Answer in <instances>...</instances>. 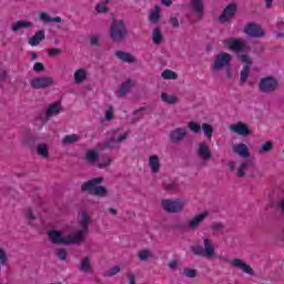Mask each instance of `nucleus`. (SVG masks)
<instances>
[{"label": "nucleus", "mask_w": 284, "mask_h": 284, "mask_svg": "<svg viewBox=\"0 0 284 284\" xmlns=\"http://www.w3.org/2000/svg\"><path fill=\"white\" fill-rule=\"evenodd\" d=\"M113 119H114V109H112V108L106 109L104 112V120L112 121Z\"/></svg>", "instance_id": "864d4df0"}, {"label": "nucleus", "mask_w": 284, "mask_h": 284, "mask_svg": "<svg viewBox=\"0 0 284 284\" xmlns=\"http://www.w3.org/2000/svg\"><path fill=\"white\" fill-rule=\"evenodd\" d=\"M183 274L186 278H196V268H184Z\"/></svg>", "instance_id": "8fccbe9b"}, {"label": "nucleus", "mask_w": 284, "mask_h": 284, "mask_svg": "<svg viewBox=\"0 0 284 284\" xmlns=\"http://www.w3.org/2000/svg\"><path fill=\"white\" fill-rule=\"evenodd\" d=\"M232 62V54L222 51L219 54L215 55V61L212 65V70H214L215 72H219V70H223V68H229L230 64Z\"/></svg>", "instance_id": "423d86ee"}, {"label": "nucleus", "mask_w": 284, "mask_h": 284, "mask_svg": "<svg viewBox=\"0 0 284 284\" xmlns=\"http://www.w3.org/2000/svg\"><path fill=\"white\" fill-rule=\"evenodd\" d=\"M48 236L53 245H68V236L63 237V234L57 230L49 231Z\"/></svg>", "instance_id": "ddd939ff"}, {"label": "nucleus", "mask_w": 284, "mask_h": 284, "mask_svg": "<svg viewBox=\"0 0 284 284\" xmlns=\"http://www.w3.org/2000/svg\"><path fill=\"white\" fill-rule=\"evenodd\" d=\"M160 12H161V7L155 6L149 17L151 23H158V21L161 19Z\"/></svg>", "instance_id": "c9c22d12"}, {"label": "nucleus", "mask_w": 284, "mask_h": 284, "mask_svg": "<svg viewBox=\"0 0 284 284\" xmlns=\"http://www.w3.org/2000/svg\"><path fill=\"white\" fill-rule=\"evenodd\" d=\"M33 72H37V73L45 72V65H43L42 62H36L33 64Z\"/></svg>", "instance_id": "5fc2aeb1"}, {"label": "nucleus", "mask_w": 284, "mask_h": 284, "mask_svg": "<svg viewBox=\"0 0 284 284\" xmlns=\"http://www.w3.org/2000/svg\"><path fill=\"white\" fill-rule=\"evenodd\" d=\"M27 219H29V221H34V214L32 213V209H28L27 210Z\"/></svg>", "instance_id": "0e129e2a"}, {"label": "nucleus", "mask_w": 284, "mask_h": 284, "mask_svg": "<svg viewBox=\"0 0 284 284\" xmlns=\"http://www.w3.org/2000/svg\"><path fill=\"white\" fill-rule=\"evenodd\" d=\"M162 79L176 80L179 79V74L170 69H166L162 72Z\"/></svg>", "instance_id": "79ce46f5"}, {"label": "nucleus", "mask_w": 284, "mask_h": 284, "mask_svg": "<svg viewBox=\"0 0 284 284\" xmlns=\"http://www.w3.org/2000/svg\"><path fill=\"white\" fill-rule=\"evenodd\" d=\"M55 255L58 256V258H60V261H67L68 251L65 248H57Z\"/></svg>", "instance_id": "49530a36"}, {"label": "nucleus", "mask_w": 284, "mask_h": 284, "mask_svg": "<svg viewBox=\"0 0 284 284\" xmlns=\"http://www.w3.org/2000/svg\"><path fill=\"white\" fill-rule=\"evenodd\" d=\"M81 216H82L81 230H83L84 232H90L88 227L90 223H92V219H90V215H88V212L85 211L82 212Z\"/></svg>", "instance_id": "72a5a7b5"}, {"label": "nucleus", "mask_w": 284, "mask_h": 284, "mask_svg": "<svg viewBox=\"0 0 284 284\" xmlns=\"http://www.w3.org/2000/svg\"><path fill=\"white\" fill-rule=\"evenodd\" d=\"M132 88H134V81H132V79H128L125 82H122L116 91L118 97L123 99V97L129 94Z\"/></svg>", "instance_id": "a211bd4d"}, {"label": "nucleus", "mask_w": 284, "mask_h": 284, "mask_svg": "<svg viewBox=\"0 0 284 284\" xmlns=\"http://www.w3.org/2000/svg\"><path fill=\"white\" fill-rule=\"evenodd\" d=\"M226 48H230L233 52H250L252 48L247 44V42L242 41L239 38H229L223 41Z\"/></svg>", "instance_id": "39448f33"}, {"label": "nucleus", "mask_w": 284, "mask_h": 284, "mask_svg": "<svg viewBox=\"0 0 284 284\" xmlns=\"http://www.w3.org/2000/svg\"><path fill=\"white\" fill-rule=\"evenodd\" d=\"M203 243L204 247L202 245L191 246V252L195 256H202V258H212V256H215L216 248H214V243L212 240L204 237Z\"/></svg>", "instance_id": "f03ea898"}, {"label": "nucleus", "mask_w": 284, "mask_h": 284, "mask_svg": "<svg viewBox=\"0 0 284 284\" xmlns=\"http://www.w3.org/2000/svg\"><path fill=\"white\" fill-rule=\"evenodd\" d=\"M237 10L239 4H236L235 2L230 3L224 8L222 14L219 17V22L222 24L229 23L230 19L235 17Z\"/></svg>", "instance_id": "1a4fd4ad"}, {"label": "nucleus", "mask_w": 284, "mask_h": 284, "mask_svg": "<svg viewBox=\"0 0 284 284\" xmlns=\"http://www.w3.org/2000/svg\"><path fill=\"white\" fill-rule=\"evenodd\" d=\"M161 99H162V101H164V103H169V105H175V103H179V98H176V95H170L168 93H162Z\"/></svg>", "instance_id": "4c0bfd02"}, {"label": "nucleus", "mask_w": 284, "mask_h": 284, "mask_svg": "<svg viewBox=\"0 0 284 284\" xmlns=\"http://www.w3.org/2000/svg\"><path fill=\"white\" fill-rule=\"evenodd\" d=\"M161 207L169 214H181L185 209V201L182 199H164L161 202Z\"/></svg>", "instance_id": "7ed1b4c3"}, {"label": "nucleus", "mask_w": 284, "mask_h": 284, "mask_svg": "<svg viewBox=\"0 0 284 284\" xmlns=\"http://www.w3.org/2000/svg\"><path fill=\"white\" fill-rule=\"evenodd\" d=\"M48 108H61V100H58L48 105Z\"/></svg>", "instance_id": "338daca9"}, {"label": "nucleus", "mask_w": 284, "mask_h": 284, "mask_svg": "<svg viewBox=\"0 0 284 284\" xmlns=\"http://www.w3.org/2000/svg\"><path fill=\"white\" fill-rule=\"evenodd\" d=\"M239 59L242 61V63H246L245 65H252V58H250V55L241 54L239 55Z\"/></svg>", "instance_id": "4d7b16f0"}, {"label": "nucleus", "mask_w": 284, "mask_h": 284, "mask_svg": "<svg viewBox=\"0 0 284 284\" xmlns=\"http://www.w3.org/2000/svg\"><path fill=\"white\" fill-rule=\"evenodd\" d=\"M119 272H121V266L115 265L113 267H111L110 270L105 271L103 273L104 278H110L112 276H116V274H119Z\"/></svg>", "instance_id": "a19ab883"}, {"label": "nucleus", "mask_w": 284, "mask_h": 284, "mask_svg": "<svg viewBox=\"0 0 284 284\" xmlns=\"http://www.w3.org/2000/svg\"><path fill=\"white\" fill-rule=\"evenodd\" d=\"M109 34L113 43H123L128 39V24H125V20L114 19L111 23Z\"/></svg>", "instance_id": "f257e3e1"}, {"label": "nucleus", "mask_w": 284, "mask_h": 284, "mask_svg": "<svg viewBox=\"0 0 284 284\" xmlns=\"http://www.w3.org/2000/svg\"><path fill=\"white\" fill-rule=\"evenodd\" d=\"M231 132H234L235 134H240V136H250V134H252L250 126H247V124L243 122H237L235 124H232Z\"/></svg>", "instance_id": "2eb2a0df"}, {"label": "nucleus", "mask_w": 284, "mask_h": 284, "mask_svg": "<svg viewBox=\"0 0 284 284\" xmlns=\"http://www.w3.org/2000/svg\"><path fill=\"white\" fill-rule=\"evenodd\" d=\"M62 50L59 48H52L48 50L49 57H59L61 54Z\"/></svg>", "instance_id": "13d9d810"}, {"label": "nucleus", "mask_w": 284, "mask_h": 284, "mask_svg": "<svg viewBox=\"0 0 284 284\" xmlns=\"http://www.w3.org/2000/svg\"><path fill=\"white\" fill-rule=\"evenodd\" d=\"M170 23L173 26V28H179V19L176 17H171L170 18Z\"/></svg>", "instance_id": "bf43d9fd"}, {"label": "nucleus", "mask_w": 284, "mask_h": 284, "mask_svg": "<svg viewBox=\"0 0 284 284\" xmlns=\"http://www.w3.org/2000/svg\"><path fill=\"white\" fill-rule=\"evenodd\" d=\"M111 163H112V160H111L110 158H108L106 161H105V163H100V164L98 165V168H99L100 170H103V168H108V165H110Z\"/></svg>", "instance_id": "052dcab7"}, {"label": "nucleus", "mask_w": 284, "mask_h": 284, "mask_svg": "<svg viewBox=\"0 0 284 284\" xmlns=\"http://www.w3.org/2000/svg\"><path fill=\"white\" fill-rule=\"evenodd\" d=\"M54 85V79L52 77H38L31 81V88L33 90H45Z\"/></svg>", "instance_id": "9d476101"}, {"label": "nucleus", "mask_w": 284, "mask_h": 284, "mask_svg": "<svg viewBox=\"0 0 284 284\" xmlns=\"http://www.w3.org/2000/svg\"><path fill=\"white\" fill-rule=\"evenodd\" d=\"M95 12H98V14H108V12H110V9L101 3H98L95 6Z\"/></svg>", "instance_id": "3c124183"}, {"label": "nucleus", "mask_w": 284, "mask_h": 284, "mask_svg": "<svg viewBox=\"0 0 284 284\" xmlns=\"http://www.w3.org/2000/svg\"><path fill=\"white\" fill-rule=\"evenodd\" d=\"M152 41L154 45H159L163 42V33L161 32V29L159 27L153 30Z\"/></svg>", "instance_id": "f704fd0d"}, {"label": "nucleus", "mask_w": 284, "mask_h": 284, "mask_svg": "<svg viewBox=\"0 0 284 284\" xmlns=\"http://www.w3.org/2000/svg\"><path fill=\"white\" fill-rule=\"evenodd\" d=\"M128 278H129V283L130 284H136V281H135V277H134V274H128Z\"/></svg>", "instance_id": "774afa93"}, {"label": "nucleus", "mask_w": 284, "mask_h": 284, "mask_svg": "<svg viewBox=\"0 0 284 284\" xmlns=\"http://www.w3.org/2000/svg\"><path fill=\"white\" fill-rule=\"evenodd\" d=\"M63 112V108H49L45 113H40L39 119L42 123H45L52 116H57V114H61Z\"/></svg>", "instance_id": "aec40b11"}, {"label": "nucleus", "mask_w": 284, "mask_h": 284, "mask_svg": "<svg viewBox=\"0 0 284 284\" xmlns=\"http://www.w3.org/2000/svg\"><path fill=\"white\" fill-rule=\"evenodd\" d=\"M153 256H154V253H152V251L150 250H142L138 253V258L139 261H142V262H148Z\"/></svg>", "instance_id": "e433bc0d"}, {"label": "nucleus", "mask_w": 284, "mask_h": 284, "mask_svg": "<svg viewBox=\"0 0 284 284\" xmlns=\"http://www.w3.org/2000/svg\"><path fill=\"white\" fill-rule=\"evenodd\" d=\"M233 152L242 156V159H250L251 156L250 149L244 143L235 144L233 146Z\"/></svg>", "instance_id": "412c9836"}, {"label": "nucleus", "mask_w": 284, "mask_h": 284, "mask_svg": "<svg viewBox=\"0 0 284 284\" xmlns=\"http://www.w3.org/2000/svg\"><path fill=\"white\" fill-rule=\"evenodd\" d=\"M210 216V212L204 211L195 216H193L191 220L187 222V227L192 232H195V230H199L201 227V224Z\"/></svg>", "instance_id": "f8f14e48"}, {"label": "nucleus", "mask_w": 284, "mask_h": 284, "mask_svg": "<svg viewBox=\"0 0 284 284\" xmlns=\"http://www.w3.org/2000/svg\"><path fill=\"white\" fill-rule=\"evenodd\" d=\"M211 230L214 232V233H217V232H223V230H225V224L219 222V223H213L211 225Z\"/></svg>", "instance_id": "603ef678"}, {"label": "nucleus", "mask_w": 284, "mask_h": 284, "mask_svg": "<svg viewBox=\"0 0 284 284\" xmlns=\"http://www.w3.org/2000/svg\"><path fill=\"white\" fill-rule=\"evenodd\" d=\"M231 265H233V267H236L237 270H243L245 274H250V276H254V270L250 267V265H247L245 262H243V260L241 258H234L231 262Z\"/></svg>", "instance_id": "6ab92c4d"}, {"label": "nucleus", "mask_w": 284, "mask_h": 284, "mask_svg": "<svg viewBox=\"0 0 284 284\" xmlns=\"http://www.w3.org/2000/svg\"><path fill=\"white\" fill-rule=\"evenodd\" d=\"M226 70V78L232 79V64L225 68Z\"/></svg>", "instance_id": "69168bd1"}, {"label": "nucleus", "mask_w": 284, "mask_h": 284, "mask_svg": "<svg viewBox=\"0 0 284 284\" xmlns=\"http://www.w3.org/2000/svg\"><path fill=\"white\" fill-rule=\"evenodd\" d=\"M93 194L94 196H108V189L103 185H95Z\"/></svg>", "instance_id": "37998d69"}, {"label": "nucleus", "mask_w": 284, "mask_h": 284, "mask_svg": "<svg viewBox=\"0 0 284 284\" xmlns=\"http://www.w3.org/2000/svg\"><path fill=\"white\" fill-rule=\"evenodd\" d=\"M23 28L27 30L32 28V22L28 20H18L11 26L12 32H19V30H23Z\"/></svg>", "instance_id": "a878e982"}, {"label": "nucleus", "mask_w": 284, "mask_h": 284, "mask_svg": "<svg viewBox=\"0 0 284 284\" xmlns=\"http://www.w3.org/2000/svg\"><path fill=\"white\" fill-rule=\"evenodd\" d=\"M143 110H145V108H140L138 110L132 111L130 115H126L128 122L131 125H134V123H136V121L141 120V113L143 112Z\"/></svg>", "instance_id": "c85d7f7f"}, {"label": "nucleus", "mask_w": 284, "mask_h": 284, "mask_svg": "<svg viewBox=\"0 0 284 284\" xmlns=\"http://www.w3.org/2000/svg\"><path fill=\"white\" fill-rule=\"evenodd\" d=\"M90 43H91V45L99 47V37L92 36L90 39Z\"/></svg>", "instance_id": "680f3d73"}, {"label": "nucleus", "mask_w": 284, "mask_h": 284, "mask_svg": "<svg viewBox=\"0 0 284 284\" xmlns=\"http://www.w3.org/2000/svg\"><path fill=\"white\" fill-rule=\"evenodd\" d=\"M258 90L264 94L276 92L278 90V80L272 75L264 77L260 80Z\"/></svg>", "instance_id": "20e7f679"}, {"label": "nucleus", "mask_w": 284, "mask_h": 284, "mask_svg": "<svg viewBox=\"0 0 284 284\" xmlns=\"http://www.w3.org/2000/svg\"><path fill=\"white\" fill-rule=\"evenodd\" d=\"M103 183V178H93L81 185V192H89V194L94 193V187Z\"/></svg>", "instance_id": "dca6fc26"}, {"label": "nucleus", "mask_w": 284, "mask_h": 284, "mask_svg": "<svg viewBox=\"0 0 284 284\" xmlns=\"http://www.w3.org/2000/svg\"><path fill=\"white\" fill-rule=\"evenodd\" d=\"M37 152L39 156H42V159H50V153L48 152V144H38Z\"/></svg>", "instance_id": "58836bf2"}, {"label": "nucleus", "mask_w": 284, "mask_h": 284, "mask_svg": "<svg viewBox=\"0 0 284 284\" xmlns=\"http://www.w3.org/2000/svg\"><path fill=\"white\" fill-rule=\"evenodd\" d=\"M274 150V144L270 141H266L264 144H262L258 153L260 154H270Z\"/></svg>", "instance_id": "ea45409f"}, {"label": "nucleus", "mask_w": 284, "mask_h": 284, "mask_svg": "<svg viewBox=\"0 0 284 284\" xmlns=\"http://www.w3.org/2000/svg\"><path fill=\"white\" fill-rule=\"evenodd\" d=\"M119 132H121V129L113 131V135L103 142L106 150H116V148H119V143H123V141L128 139V132L122 135H119Z\"/></svg>", "instance_id": "0eeeda50"}, {"label": "nucleus", "mask_w": 284, "mask_h": 284, "mask_svg": "<svg viewBox=\"0 0 284 284\" xmlns=\"http://www.w3.org/2000/svg\"><path fill=\"white\" fill-rule=\"evenodd\" d=\"M189 129L191 132L199 134V132H201V124L199 122L191 121L189 122Z\"/></svg>", "instance_id": "09e8293b"}, {"label": "nucleus", "mask_w": 284, "mask_h": 284, "mask_svg": "<svg viewBox=\"0 0 284 284\" xmlns=\"http://www.w3.org/2000/svg\"><path fill=\"white\" fill-rule=\"evenodd\" d=\"M164 190L170 194H178V192H181V183L178 180L164 183Z\"/></svg>", "instance_id": "b1692460"}, {"label": "nucleus", "mask_w": 284, "mask_h": 284, "mask_svg": "<svg viewBox=\"0 0 284 284\" xmlns=\"http://www.w3.org/2000/svg\"><path fill=\"white\" fill-rule=\"evenodd\" d=\"M8 263V254L0 247V265H6Z\"/></svg>", "instance_id": "6e6d98bb"}, {"label": "nucleus", "mask_w": 284, "mask_h": 284, "mask_svg": "<svg viewBox=\"0 0 284 284\" xmlns=\"http://www.w3.org/2000/svg\"><path fill=\"white\" fill-rule=\"evenodd\" d=\"M85 159L89 161V163H94V161L99 160V154H97L94 151H88Z\"/></svg>", "instance_id": "de8ad7c7"}, {"label": "nucleus", "mask_w": 284, "mask_h": 284, "mask_svg": "<svg viewBox=\"0 0 284 284\" xmlns=\"http://www.w3.org/2000/svg\"><path fill=\"white\" fill-rule=\"evenodd\" d=\"M248 77H250V65H244L243 70L240 73L241 83H246Z\"/></svg>", "instance_id": "c03bdc74"}, {"label": "nucleus", "mask_w": 284, "mask_h": 284, "mask_svg": "<svg viewBox=\"0 0 284 284\" xmlns=\"http://www.w3.org/2000/svg\"><path fill=\"white\" fill-rule=\"evenodd\" d=\"M74 83H83L88 79V71L85 69H79L74 72Z\"/></svg>", "instance_id": "2f4dec72"}, {"label": "nucleus", "mask_w": 284, "mask_h": 284, "mask_svg": "<svg viewBox=\"0 0 284 284\" xmlns=\"http://www.w3.org/2000/svg\"><path fill=\"white\" fill-rule=\"evenodd\" d=\"M244 34H247L252 39H261V37H265V30L255 22H248L244 28Z\"/></svg>", "instance_id": "9b49d317"}, {"label": "nucleus", "mask_w": 284, "mask_h": 284, "mask_svg": "<svg viewBox=\"0 0 284 284\" xmlns=\"http://www.w3.org/2000/svg\"><path fill=\"white\" fill-rule=\"evenodd\" d=\"M115 57L123 61L124 63H136V58L132 55V53H128L125 51H116Z\"/></svg>", "instance_id": "393cba45"}, {"label": "nucleus", "mask_w": 284, "mask_h": 284, "mask_svg": "<svg viewBox=\"0 0 284 284\" xmlns=\"http://www.w3.org/2000/svg\"><path fill=\"white\" fill-rule=\"evenodd\" d=\"M202 130H203L205 136L209 138V140H211L212 134L214 133V129L212 128V125H210L207 123H203L202 124Z\"/></svg>", "instance_id": "a18cd8bd"}, {"label": "nucleus", "mask_w": 284, "mask_h": 284, "mask_svg": "<svg viewBox=\"0 0 284 284\" xmlns=\"http://www.w3.org/2000/svg\"><path fill=\"white\" fill-rule=\"evenodd\" d=\"M178 266H179V262H178L176 260H172V261L169 263L170 270H176Z\"/></svg>", "instance_id": "e2e57ef3"}, {"label": "nucleus", "mask_w": 284, "mask_h": 284, "mask_svg": "<svg viewBox=\"0 0 284 284\" xmlns=\"http://www.w3.org/2000/svg\"><path fill=\"white\" fill-rule=\"evenodd\" d=\"M79 141H81V135H78V134L65 135L62 139V145H72V143H79Z\"/></svg>", "instance_id": "473e14b6"}, {"label": "nucleus", "mask_w": 284, "mask_h": 284, "mask_svg": "<svg viewBox=\"0 0 284 284\" xmlns=\"http://www.w3.org/2000/svg\"><path fill=\"white\" fill-rule=\"evenodd\" d=\"M40 21H43L44 23H61L63 20L61 17L51 18L48 12H41Z\"/></svg>", "instance_id": "c756f323"}, {"label": "nucleus", "mask_w": 284, "mask_h": 284, "mask_svg": "<svg viewBox=\"0 0 284 284\" xmlns=\"http://www.w3.org/2000/svg\"><path fill=\"white\" fill-rule=\"evenodd\" d=\"M149 165L151 168V172H153V174H158V172L161 170V161L159 160V155H150Z\"/></svg>", "instance_id": "bb28decb"}, {"label": "nucleus", "mask_w": 284, "mask_h": 284, "mask_svg": "<svg viewBox=\"0 0 284 284\" xmlns=\"http://www.w3.org/2000/svg\"><path fill=\"white\" fill-rule=\"evenodd\" d=\"M88 231H84L83 229L77 231L72 235L67 236V245H72V244H79L83 243L85 241V236H88Z\"/></svg>", "instance_id": "4468645a"}, {"label": "nucleus", "mask_w": 284, "mask_h": 284, "mask_svg": "<svg viewBox=\"0 0 284 284\" xmlns=\"http://www.w3.org/2000/svg\"><path fill=\"white\" fill-rule=\"evenodd\" d=\"M191 8L193 12H196V14H200V17H203L205 12L203 0H191Z\"/></svg>", "instance_id": "cd10ccee"}, {"label": "nucleus", "mask_w": 284, "mask_h": 284, "mask_svg": "<svg viewBox=\"0 0 284 284\" xmlns=\"http://www.w3.org/2000/svg\"><path fill=\"white\" fill-rule=\"evenodd\" d=\"M80 272H92V262L89 256H85L82 258L80 265H79Z\"/></svg>", "instance_id": "7c9ffc66"}, {"label": "nucleus", "mask_w": 284, "mask_h": 284, "mask_svg": "<svg viewBox=\"0 0 284 284\" xmlns=\"http://www.w3.org/2000/svg\"><path fill=\"white\" fill-rule=\"evenodd\" d=\"M255 173H256V163L250 160V161H244L240 164L236 172V176L239 179H243L245 174H248V176H254Z\"/></svg>", "instance_id": "6e6552de"}, {"label": "nucleus", "mask_w": 284, "mask_h": 284, "mask_svg": "<svg viewBox=\"0 0 284 284\" xmlns=\"http://www.w3.org/2000/svg\"><path fill=\"white\" fill-rule=\"evenodd\" d=\"M187 136V131L183 128H176L170 133L171 143H181Z\"/></svg>", "instance_id": "f3484780"}, {"label": "nucleus", "mask_w": 284, "mask_h": 284, "mask_svg": "<svg viewBox=\"0 0 284 284\" xmlns=\"http://www.w3.org/2000/svg\"><path fill=\"white\" fill-rule=\"evenodd\" d=\"M45 40V30L41 29L39 31H37L34 33V36H32L29 39V45H31L32 48H34V45H39L41 41Z\"/></svg>", "instance_id": "4be33fe9"}, {"label": "nucleus", "mask_w": 284, "mask_h": 284, "mask_svg": "<svg viewBox=\"0 0 284 284\" xmlns=\"http://www.w3.org/2000/svg\"><path fill=\"white\" fill-rule=\"evenodd\" d=\"M197 155L202 161H210V159H212V152H210L207 144L201 143L199 145Z\"/></svg>", "instance_id": "5701e85b"}]
</instances>
